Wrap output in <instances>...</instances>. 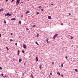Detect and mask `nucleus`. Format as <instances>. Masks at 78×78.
Segmentation results:
<instances>
[{
    "mask_svg": "<svg viewBox=\"0 0 78 78\" xmlns=\"http://www.w3.org/2000/svg\"><path fill=\"white\" fill-rule=\"evenodd\" d=\"M61 76H62V77H63V76H64V75L62 74L61 75Z\"/></svg>",
    "mask_w": 78,
    "mask_h": 78,
    "instance_id": "obj_30",
    "label": "nucleus"
},
{
    "mask_svg": "<svg viewBox=\"0 0 78 78\" xmlns=\"http://www.w3.org/2000/svg\"><path fill=\"white\" fill-rule=\"evenodd\" d=\"M50 75H51V76L52 75V73H50Z\"/></svg>",
    "mask_w": 78,
    "mask_h": 78,
    "instance_id": "obj_31",
    "label": "nucleus"
},
{
    "mask_svg": "<svg viewBox=\"0 0 78 78\" xmlns=\"http://www.w3.org/2000/svg\"><path fill=\"white\" fill-rule=\"evenodd\" d=\"M40 69H41L42 68V66L41 65L40 66Z\"/></svg>",
    "mask_w": 78,
    "mask_h": 78,
    "instance_id": "obj_20",
    "label": "nucleus"
},
{
    "mask_svg": "<svg viewBox=\"0 0 78 78\" xmlns=\"http://www.w3.org/2000/svg\"><path fill=\"white\" fill-rule=\"evenodd\" d=\"M36 45H39V44H38V43L37 42V41L36 42Z\"/></svg>",
    "mask_w": 78,
    "mask_h": 78,
    "instance_id": "obj_7",
    "label": "nucleus"
},
{
    "mask_svg": "<svg viewBox=\"0 0 78 78\" xmlns=\"http://www.w3.org/2000/svg\"><path fill=\"white\" fill-rule=\"evenodd\" d=\"M20 0H17L16 3H17V5H19V2H20Z\"/></svg>",
    "mask_w": 78,
    "mask_h": 78,
    "instance_id": "obj_2",
    "label": "nucleus"
},
{
    "mask_svg": "<svg viewBox=\"0 0 78 78\" xmlns=\"http://www.w3.org/2000/svg\"><path fill=\"white\" fill-rule=\"evenodd\" d=\"M26 30H29V29H28V28H27Z\"/></svg>",
    "mask_w": 78,
    "mask_h": 78,
    "instance_id": "obj_38",
    "label": "nucleus"
},
{
    "mask_svg": "<svg viewBox=\"0 0 78 78\" xmlns=\"http://www.w3.org/2000/svg\"><path fill=\"white\" fill-rule=\"evenodd\" d=\"M14 0H12V1H11V3H12V2H14Z\"/></svg>",
    "mask_w": 78,
    "mask_h": 78,
    "instance_id": "obj_23",
    "label": "nucleus"
},
{
    "mask_svg": "<svg viewBox=\"0 0 78 78\" xmlns=\"http://www.w3.org/2000/svg\"><path fill=\"white\" fill-rule=\"evenodd\" d=\"M17 43H15V45H16V46H17Z\"/></svg>",
    "mask_w": 78,
    "mask_h": 78,
    "instance_id": "obj_28",
    "label": "nucleus"
},
{
    "mask_svg": "<svg viewBox=\"0 0 78 78\" xmlns=\"http://www.w3.org/2000/svg\"><path fill=\"white\" fill-rule=\"evenodd\" d=\"M74 70H75V71H76V72H78V70H77V69H74Z\"/></svg>",
    "mask_w": 78,
    "mask_h": 78,
    "instance_id": "obj_16",
    "label": "nucleus"
},
{
    "mask_svg": "<svg viewBox=\"0 0 78 78\" xmlns=\"http://www.w3.org/2000/svg\"><path fill=\"white\" fill-rule=\"evenodd\" d=\"M11 14H9V16H8V17H9V16H11Z\"/></svg>",
    "mask_w": 78,
    "mask_h": 78,
    "instance_id": "obj_26",
    "label": "nucleus"
},
{
    "mask_svg": "<svg viewBox=\"0 0 78 78\" xmlns=\"http://www.w3.org/2000/svg\"><path fill=\"white\" fill-rule=\"evenodd\" d=\"M68 58V57L67 56H66L65 58L66 59H67V58Z\"/></svg>",
    "mask_w": 78,
    "mask_h": 78,
    "instance_id": "obj_19",
    "label": "nucleus"
},
{
    "mask_svg": "<svg viewBox=\"0 0 78 78\" xmlns=\"http://www.w3.org/2000/svg\"><path fill=\"white\" fill-rule=\"evenodd\" d=\"M73 39V37L71 36V39Z\"/></svg>",
    "mask_w": 78,
    "mask_h": 78,
    "instance_id": "obj_27",
    "label": "nucleus"
},
{
    "mask_svg": "<svg viewBox=\"0 0 78 78\" xmlns=\"http://www.w3.org/2000/svg\"><path fill=\"white\" fill-rule=\"evenodd\" d=\"M57 74L58 75H61V74L60 73H59V72H57Z\"/></svg>",
    "mask_w": 78,
    "mask_h": 78,
    "instance_id": "obj_10",
    "label": "nucleus"
},
{
    "mask_svg": "<svg viewBox=\"0 0 78 78\" xmlns=\"http://www.w3.org/2000/svg\"><path fill=\"white\" fill-rule=\"evenodd\" d=\"M24 65H25V63H24Z\"/></svg>",
    "mask_w": 78,
    "mask_h": 78,
    "instance_id": "obj_52",
    "label": "nucleus"
},
{
    "mask_svg": "<svg viewBox=\"0 0 78 78\" xmlns=\"http://www.w3.org/2000/svg\"><path fill=\"white\" fill-rule=\"evenodd\" d=\"M6 14L7 16H9V13H8Z\"/></svg>",
    "mask_w": 78,
    "mask_h": 78,
    "instance_id": "obj_18",
    "label": "nucleus"
},
{
    "mask_svg": "<svg viewBox=\"0 0 78 78\" xmlns=\"http://www.w3.org/2000/svg\"><path fill=\"white\" fill-rule=\"evenodd\" d=\"M49 76H50V75H49Z\"/></svg>",
    "mask_w": 78,
    "mask_h": 78,
    "instance_id": "obj_53",
    "label": "nucleus"
},
{
    "mask_svg": "<svg viewBox=\"0 0 78 78\" xmlns=\"http://www.w3.org/2000/svg\"><path fill=\"white\" fill-rule=\"evenodd\" d=\"M28 13H30V11H28L26 12V14H27Z\"/></svg>",
    "mask_w": 78,
    "mask_h": 78,
    "instance_id": "obj_6",
    "label": "nucleus"
},
{
    "mask_svg": "<svg viewBox=\"0 0 78 78\" xmlns=\"http://www.w3.org/2000/svg\"><path fill=\"white\" fill-rule=\"evenodd\" d=\"M22 52L23 53H25V51L23 50L22 51Z\"/></svg>",
    "mask_w": 78,
    "mask_h": 78,
    "instance_id": "obj_21",
    "label": "nucleus"
},
{
    "mask_svg": "<svg viewBox=\"0 0 78 78\" xmlns=\"http://www.w3.org/2000/svg\"><path fill=\"white\" fill-rule=\"evenodd\" d=\"M39 14V12H37V15Z\"/></svg>",
    "mask_w": 78,
    "mask_h": 78,
    "instance_id": "obj_32",
    "label": "nucleus"
},
{
    "mask_svg": "<svg viewBox=\"0 0 78 78\" xmlns=\"http://www.w3.org/2000/svg\"><path fill=\"white\" fill-rule=\"evenodd\" d=\"M10 41H14V40H12V39H10Z\"/></svg>",
    "mask_w": 78,
    "mask_h": 78,
    "instance_id": "obj_14",
    "label": "nucleus"
},
{
    "mask_svg": "<svg viewBox=\"0 0 78 78\" xmlns=\"http://www.w3.org/2000/svg\"><path fill=\"white\" fill-rule=\"evenodd\" d=\"M38 8H42V6H39Z\"/></svg>",
    "mask_w": 78,
    "mask_h": 78,
    "instance_id": "obj_37",
    "label": "nucleus"
},
{
    "mask_svg": "<svg viewBox=\"0 0 78 78\" xmlns=\"http://www.w3.org/2000/svg\"><path fill=\"white\" fill-rule=\"evenodd\" d=\"M39 34H38V33H37V36H37V37H39Z\"/></svg>",
    "mask_w": 78,
    "mask_h": 78,
    "instance_id": "obj_13",
    "label": "nucleus"
},
{
    "mask_svg": "<svg viewBox=\"0 0 78 78\" xmlns=\"http://www.w3.org/2000/svg\"><path fill=\"white\" fill-rule=\"evenodd\" d=\"M4 9L3 8H1V9H0V12H1V11H4Z\"/></svg>",
    "mask_w": 78,
    "mask_h": 78,
    "instance_id": "obj_4",
    "label": "nucleus"
},
{
    "mask_svg": "<svg viewBox=\"0 0 78 78\" xmlns=\"http://www.w3.org/2000/svg\"><path fill=\"white\" fill-rule=\"evenodd\" d=\"M7 16V15H6V14H5V16Z\"/></svg>",
    "mask_w": 78,
    "mask_h": 78,
    "instance_id": "obj_42",
    "label": "nucleus"
},
{
    "mask_svg": "<svg viewBox=\"0 0 78 78\" xmlns=\"http://www.w3.org/2000/svg\"><path fill=\"white\" fill-rule=\"evenodd\" d=\"M33 27H36V25H34L32 26Z\"/></svg>",
    "mask_w": 78,
    "mask_h": 78,
    "instance_id": "obj_24",
    "label": "nucleus"
},
{
    "mask_svg": "<svg viewBox=\"0 0 78 78\" xmlns=\"http://www.w3.org/2000/svg\"><path fill=\"white\" fill-rule=\"evenodd\" d=\"M33 8H34V6H32Z\"/></svg>",
    "mask_w": 78,
    "mask_h": 78,
    "instance_id": "obj_51",
    "label": "nucleus"
},
{
    "mask_svg": "<svg viewBox=\"0 0 78 78\" xmlns=\"http://www.w3.org/2000/svg\"><path fill=\"white\" fill-rule=\"evenodd\" d=\"M0 69H1V70H2V68L1 67H0Z\"/></svg>",
    "mask_w": 78,
    "mask_h": 78,
    "instance_id": "obj_36",
    "label": "nucleus"
},
{
    "mask_svg": "<svg viewBox=\"0 0 78 78\" xmlns=\"http://www.w3.org/2000/svg\"><path fill=\"white\" fill-rule=\"evenodd\" d=\"M22 61V59L20 58L19 60V62H21Z\"/></svg>",
    "mask_w": 78,
    "mask_h": 78,
    "instance_id": "obj_8",
    "label": "nucleus"
},
{
    "mask_svg": "<svg viewBox=\"0 0 78 78\" xmlns=\"http://www.w3.org/2000/svg\"><path fill=\"white\" fill-rule=\"evenodd\" d=\"M5 77H6V76H4V78H5Z\"/></svg>",
    "mask_w": 78,
    "mask_h": 78,
    "instance_id": "obj_39",
    "label": "nucleus"
},
{
    "mask_svg": "<svg viewBox=\"0 0 78 78\" xmlns=\"http://www.w3.org/2000/svg\"><path fill=\"white\" fill-rule=\"evenodd\" d=\"M58 34H57L54 35V36L53 37V38L54 39H55V38H56V36H58Z\"/></svg>",
    "mask_w": 78,
    "mask_h": 78,
    "instance_id": "obj_1",
    "label": "nucleus"
},
{
    "mask_svg": "<svg viewBox=\"0 0 78 78\" xmlns=\"http://www.w3.org/2000/svg\"><path fill=\"white\" fill-rule=\"evenodd\" d=\"M70 15H71L70 13L69 14V16H70Z\"/></svg>",
    "mask_w": 78,
    "mask_h": 78,
    "instance_id": "obj_48",
    "label": "nucleus"
},
{
    "mask_svg": "<svg viewBox=\"0 0 78 78\" xmlns=\"http://www.w3.org/2000/svg\"><path fill=\"white\" fill-rule=\"evenodd\" d=\"M23 47H24V48H26V46L25 45H24L23 46Z\"/></svg>",
    "mask_w": 78,
    "mask_h": 78,
    "instance_id": "obj_11",
    "label": "nucleus"
},
{
    "mask_svg": "<svg viewBox=\"0 0 78 78\" xmlns=\"http://www.w3.org/2000/svg\"><path fill=\"white\" fill-rule=\"evenodd\" d=\"M52 64L53 65V64H54V62H52Z\"/></svg>",
    "mask_w": 78,
    "mask_h": 78,
    "instance_id": "obj_45",
    "label": "nucleus"
},
{
    "mask_svg": "<svg viewBox=\"0 0 78 78\" xmlns=\"http://www.w3.org/2000/svg\"><path fill=\"white\" fill-rule=\"evenodd\" d=\"M22 75H24V74H23V73L22 74Z\"/></svg>",
    "mask_w": 78,
    "mask_h": 78,
    "instance_id": "obj_50",
    "label": "nucleus"
},
{
    "mask_svg": "<svg viewBox=\"0 0 78 78\" xmlns=\"http://www.w3.org/2000/svg\"><path fill=\"white\" fill-rule=\"evenodd\" d=\"M6 48L8 50H9L8 48V47H6Z\"/></svg>",
    "mask_w": 78,
    "mask_h": 78,
    "instance_id": "obj_34",
    "label": "nucleus"
},
{
    "mask_svg": "<svg viewBox=\"0 0 78 78\" xmlns=\"http://www.w3.org/2000/svg\"><path fill=\"white\" fill-rule=\"evenodd\" d=\"M4 23L5 24H6V21L5 20H4Z\"/></svg>",
    "mask_w": 78,
    "mask_h": 78,
    "instance_id": "obj_17",
    "label": "nucleus"
},
{
    "mask_svg": "<svg viewBox=\"0 0 78 78\" xmlns=\"http://www.w3.org/2000/svg\"><path fill=\"white\" fill-rule=\"evenodd\" d=\"M23 17V15H21V17Z\"/></svg>",
    "mask_w": 78,
    "mask_h": 78,
    "instance_id": "obj_43",
    "label": "nucleus"
},
{
    "mask_svg": "<svg viewBox=\"0 0 78 78\" xmlns=\"http://www.w3.org/2000/svg\"><path fill=\"white\" fill-rule=\"evenodd\" d=\"M19 55H20V51L18 50V56H19Z\"/></svg>",
    "mask_w": 78,
    "mask_h": 78,
    "instance_id": "obj_5",
    "label": "nucleus"
},
{
    "mask_svg": "<svg viewBox=\"0 0 78 78\" xmlns=\"http://www.w3.org/2000/svg\"><path fill=\"white\" fill-rule=\"evenodd\" d=\"M1 75H2V76H3V74H1Z\"/></svg>",
    "mask_w": 78,
    "mask_h": 78,
    "instance_id": "obj_35",
    "label": "nucleus"
},
{
    "mask_svg": "<svg viewBox=\"0 0 78 78\" xmlns=\"http://www.w3.org/2000/svg\"><path fill=\"white\" fill-rule=\"evenodd\" d=\"M64 25V24H63L62 23L61 24V25Z\"/></svg>",
    "mask_w": 78,
    "mask_h": 78,
    "instance_id": "obj_40",
    "label": "nucleus"
},
{
    "mask_svg": "<svg viewBox=\"0 0 78 78\" xmlns=\"http://www.w3.org/2000/svg\"><path fill=\"white\" fill-rule=\"evenodd\" d=\"M39 60V58H38V57H37L36 58V61H38Z\"/></svg>",
    "mask_w": 78,
    "mask_h": 78,
    "instance_id": "obj_3",
    "label": "nucleus"
},
{
    "mask_svg": "<svg viewBox=\"0 0 78 78\" xmlns=\"http://www.w3.org/2000/svg\"><path fill=\"white\" fill-rule=\"evenodd\" d=\"M19 23L20 25H21L22 24V22H21V21H20Z\"/></svg>",
    "mask_w": 78,
    "mask_h": 78,
    "instance_id": "obj_9",
    "label": "nucleus"
},
{
    "mask_svg": "<svg viewBox=\"0 0 78 78\" xmlns=\"http://www.w3.org/2000/svg\"><path fill=\"white\" fill-rule=\"evenodd\" d=\"M41 10L42 11H44V9H41Z\"/></svg>",
    "mask_w": 78,
    "mask_h": 78,
    "instance_id": "obj_33",
    "label": "nucleus"
},
{
    "mask_svg": "<svg viewBox=\"0 0 78 78\" xmlns=\"http://www.w3.org/2000/svg\"><path fill=\"white\" fill-rule=\"evenodd\" d=\"M48 18L49 19H51V16H48Z\"/></svg>",
    "mask_w": 78,
    "mask_h": 78,
    "instance_id": "obj_15",
    "label": "nucleus"
},
{
    "mask_svg": "<svg viewBox=\"0 0 78 78\" xmlns=\"http://www.w3.org/2000/svg\"><path fill=\"white\" fill-rule=\"evenodd\" d=\"M63 67V64L62 63L61 64V67Z\"/></svg>",
    "mask_w": 78,
    "mask_h": 78,
    "instance_id": "obj_22",
    "label": "nucleus"
},
{
    "mask_svg": "<svg viewBox=\"0 0 78 78\" xmlns=\"http://www.w3.org/2000/svg\"><path fill=\"white\" fill-rule=\"evenodd\" d=\"M13 20H16V18H13Z\"/></svg>",
    "mask_w": 78,
    "mask_h": 78,
    "instance_id": "obj_29",
    "label": "nucleus"
},
{
    "mask_svg": "<svg viewBox=\"0 0 78 78\" xmlns=\"http://www.w3.org/2000/svg\"><path fill=\"white\" fill-rule=\"evenodd\" d=\"M13 20V18H12L11 19V20Z\"/></svg>",
    "mask_w": 78,
    "mask_h": 78,
    "instance_id": "obj_46",
    "label": "nucleus"
},
{
    "mask_svg": "<svg viewBox=\"0 0 78 78\" xmlns=\"http://www.w3.org/2000/svg\"><path fill=\"white\" fill-rule=\"evenodd\" d=\"M8 0H5V2H8Z\"/></svg>",
    "mask_w": 78,
    "mask_h": 78,
    "instance_id": "obj_49",
    "label": "nucleus"
},
{
    "mask_svg": "<svg viewBox=\"0 0 78 78\" xmlns=\"http://www.w3.org/2000/svg\"><path fill=\"white\" fill-rule=\"evenodd\" d=\"M10 34L12 35V33H11Z\"/></svg>",
    "mask_w": 78,
    "mask_h": 78,
    "instance_id": "obj_41",
    "label": "nucleus"
},
{
    "mask_svg": "<svg viewBox=\"0 0 78 78\" xmlns=\"http://www.w3.org/2000/svg\"><path fill=\"white\" fill-rule=\"evenodd\" d=\"M2 36V35L1 34H0V37H1Z\"/></svg>",
    "mask_w": 78,
    "mask_h": 78,
    "instance_id": "obj_44",
    "label": "nucleus"
},
{
    "mask_svg": "<svg viewBox=\"0 0 78 78\" xmlns=\"http://www.w3.org/2000/svg\"><path fill=\"white\" fill-rule=\"evenodd\" d=\"M31 76L32 78H33V74L31 75Z\"/></svg>",
    "mask_w": 78,
    "mask_h": 78,
    "instance_id": "obj_25",
    "label": "nucleus"
},
{
    "mask_svg": "<svg viewBox=\"0 0 78 78\" xmlns=\"http://www.w3.org/2000/svg\"><path fill=\"white\" fill-rule=\"evenodd\" d=\"M53 5V4H51V6H52V5Z\"/></svg>",
    "mask_w": 78,
    "mask_h": 78,
    "instance_id": "obj_47",
    "label": "nucleus"
},
{
    "mask_svg": "<svg viewBox=\"0 0 78 78\" xmlns=\"http://www.w3.org/2000/svg\"><path fill=\"white\" fill-rule=\"evenodd\" d=\"M46 42L47 43H49V42L48 41V39H47L46 40Z\"/></svg>",
    "mask_w": 78,
    "mask_h": 78,
    "instance_id": "obj_12",
    "label": "nucleus"
}]
</instances>
